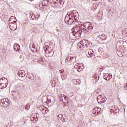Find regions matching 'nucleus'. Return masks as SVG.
I'll list each match as a JSON object with an SVG mask.
<instances>
[{
	"mask_svg": "<svg viewBox=\"0 0 127 127\" xmlns=\"http://www.w3.org/2000/svg\"><path fill=\"white\" fill-rule=\"evenodd\" d=\"M123 109H124V111H125V108H123Z\"/></svg>",
	"mask_w": 127,
	"mask_h": 127,
	"instance_id": "f704fd0d",
	"label": "nucleus"
},
{
	"mask_svg": "<svg viewBox=\"0 0 127 127\" xmlns=\"http://www.w3.org/2000/svg\"><path fill=\"white\" fill-rule=\"evenodd\" d=\"M112 127H119V126L117 125H113Z\"/></svg>",
	"mask_w": 127,
	"mask_h": 127,
	"instance_id": "cd10ccee",
	"label": "nucleus"
},
{
	"mask_svg": "<svg viewBox=\"0 0 127 127\" xmlns=\"http://www.w3.org/2000/svg\"><path fill=\"white\" fill-rule=\"evenodd\" d=\"M36 20H38V19H36Z\"/></svg>",
	"mask_w": 127,
	"mask_h": 127,
	"instance_id": "ea45409f",
	"label": "nucleus"
},
{
	"mask_svg": "<svg viewBox=\"0 0 127 127\" xmlns=\"http://www.w3.org/2000/svg\"><path fill=\"white\" fill-rule=\"evenodd\" d=\"M44 50L45 52H46V50L48 51L46 54L47 57H51L54 54V51L51 49L50 46L46 45V46L44 47Z\"/></svg>",
	"mask_w": 127,
	"mask_h": 127,
	"instance_id": "f03ea898",
	"label": "nucleus"
},
{
	"mask_svg": "<svg viewBox=\"0 0 127 127\" xmlns=\"http://www.w3.org/2000/svg\"><path fill=\"white\" fill-rule=\"evenodd\" d=\"M114 0H108L109 2H112Z\"/></svg>",
	"mask_w": 127,
	"mask_h": 127,
	"instance_id": "a878e982",
	"label": "nucleus"
},
{
	"mask_svg": "<svg viewBox=\"0 0 127 127\" xmlns=\"http://www.w3.org/2000/svg\"><path fill=\"white\" fill-rule=\"evenodd\" d=\"M4 15H3V16H4Z\"/></svg>",
	"mask_w": 127,
	"mask_h": 127,
	"instance_id": "58836bf2",
	"label": "nucleus"
},
{
	"mask_svg": "<svg viewBox=\"0 0 127 127\" xmlns=\"http://www.w3.org/2000/svg\"><path fill=\"white\" fill-rule=\"evenodd\" d=\"M17 74L19 77H21L22 78H24V77H25V71L24 70H19Z\"/></svg>",
	"mask_w": 127,
	"mask_h": 127,
	"instance_id": "6e6552de",
	"label": "nucleus"
},
{
	"mask_svg": "<svg viewBox=\"0 0 127 127\" xmlns=\"http://www.w3.org/2000/svg\"><path fill=\"white\" fill-rule=\"evenodd\" d=\"M42 5H43V6H44V5H43V4H42Z\"/></svg>",
	"mask_w": 127,
	"mask_h": 127,
	"instance_id": "e433bc0d",
	"label": "nucleus"
},
{
	"mask_svg": "<svg viewBox=\"0 0 127 127\" xmlns=\"http://www.w3.org/2000/svg\"><path fill=\"white\" fill-rule=\"evenodd\" d=\"M15 23H16V21H15Z\"/></svg>",
	"mask_w": 127,
	"mask_h": 127,
	"instance_id": "c9c22d12",
	"label": "nucleus"
},
{
	"mask_svg": "<svg viewBox=\"0 0 127 127\" xmlns=\"http://www.w3.org/2000/svg\"><path fill=\"white\" fill-rule=\"evenodd\" d=\"M80 47L82 48V47H83V46H85V48H89V46H87V44H85V45H84V43L83 42H81L80 43Z\"/></svg>",
	"mask_w": 127,
	"mask_h": 127,
	"instance_id": "ddd939ff",
	"label": "nucleus"
},
{
	"mask_svg": "<svg viewBox=\"0 0 127 127\" xmlns=\"http://www.w3.org/2000/svg\"><path fill=\"white\" fill-rule=\"evenodd\" d=\"M45 5L46 6V4H45Z\"/></svg>",
	"mask_w": 127,
	"mask_h": 127,
	"instance_id": "4c0bfd02",
	"label": "nucleus"
},
{
	"mask_svg": "<svg viewBox=\"0 0 127 127\" xmlns=\"http://www.w3.org/2000/svg\"><path fill=\"white\" fill-rule=\"evenodd\" d=\"M95 55L94 51L92 49H89L88 51V54L87 55V57H92Z\"/></svg>",
	"mask_w": 127,
	"mask_h": 127,
	"instance_id": "9b49d317",
	"label": "nucleus"
},
{
	"mask_svg": "<svg viewBox=\"0 0 127 127\" xmlns=\"http://www.w3.org/2000/svg\"><path fill=\"white\" fill-rule=\"evenodd\" d=\"M72 34L73 35L77 38V37H80L82 35V31L76 32H72Z\"/></svg>",
	"mask_w": 127,
	"mask_h": 127,
	"instance_id": "1a4fd4ad",
	"label": "nucleus"
},
{
	"mask_svg": "<svg viewBox=\"0 0 127 127\" xmlns=\"http://www.w3.org/2000/svg\"><path fill=\"white\" fill-rule=\"evenodd\" d=\"M31 18L34 20V19H36V16H35V15H32L31 16Z\"/></svg>",
	"mask_w": 127,
	"mask_h": 127,
	"instance_id": "a211bd4d",
	"label": "nucleus"
},
{
	"mask_svg": "<svg viewBox=\"0 0 127 127\" xmlns=\"http://www.w3.org/2000/svg\"><path fill=\"white\" fill-rule=\"evenodd\" d=\"M61 78H62V80H63V81H64V80L66 79V76L64 75H61Z\"/></svg>",
	"mask_w": 127,
	"mask_h": 127,
	"instance_id": "f3484780",
	"label": "nucleus"
},
{
	"mask_svg": "<svg viewBox=\"0 0 127 127\" xmlns=\"http://www.w3.org/2000/svg\"><path fill=\"white\" fill-rule=\"evenodd\" d=\"M25 110H26V111H28V106L25 107Z\"/></svg>",
	"mask_w": 127,
	"mask_h": 127,
	"instance_id": "393cba45",
	"label": "nucleus"
},
{
	"mask_svg": "<svg viewBox=\"0 0 127 127\" xmlns=\"http://www.w3.org/2000/svg\"><path fill=\"white\" fill-rule=\"evenodd\" d=\"M45 44H46V43H45V46H46V45H45Z\"/></svg>",
	"mask_w": 127,
	"mask_h": 127,
	"instance_id": "72a5a7b5",
	"label": "nucleus"
},
{
	"mask_svg": "<svg viewBox=\"0 0 127 127\" xmlns=\"http://www.w3.org/2000/svg\"><path fill=\"white\" fill-rule=\"evenodd\" d=\"M87 50H89V49H87Z\"/></svg>",
	"mask_w": 127,
	"mask_h": 127,
	"instance_id": "a19ab883",
	"label": "nucleus"
},
{
	"mask_svg": "<svg viewBox=\"0 0 127 127\" xmlns=\"http://www.w3.org/2000/svg\"><path fill=\"white\" fill-rule=\"evenodd\" d=\"M20 49V46L18 45L17 44H15L14 45V50L16 51V52H19V50Z\"/></svg>",
	"mask_w": 127,
	"mask_h": 127,
	"instance_id": "9d476101",
	"label": "nucleus"
},
{
	"mask_svg": "<svg viewBox=\"0 0 127 127\" xmlns=\"http://www.w3.org/2000/svg\"><path fill=\"white\" fill-rule=\"evenodd\" d=\"M58 118H59L60 120L63 118V115L62 114H59L58 115Z\"/></svg>",
	"mask_w": 127,
	"mask_h": 127,
	"instance_id": "6ab92c4d",
	"label": "nucleus"
},
{
	"mask_svg": "<svg viewBox=\"0 0 127 127\" xmlns=\"http://www.w3.org/2000/svg\"><path fill=\"white\" fill-rule=\"evenodd\" d=\"M39 110L42 111V114L44 115H45V114H47V113H48V109L46 108L44 106H40Z\"/></svg>",
	"mask_w": 127,
	"mask_h": 127,
	"instance_id": "39448f33",
	"label": "nucleus"
},
{
	"mask_svg": "<svg viewBox=\"0 0 127 127\" xmlns=\"http://www.w3.org/2000/svg\"><path fill=\"white\" fill-rule=\"evenodd\" d=\"M123 33L127 34V29L125 28L123 30Z\"/></svg>",
	"mask_w": 127,
	"mask_h": 127,
	"instance_id": "aec40b11",
	"label": "nucleus"
},
{
	"mask_svg": "<svg viewBox=\"0 0 127 127\" xmlns=\"http://www.w3.org/2000/svg\"><path fill=\"white\" fill-rule=\"evenodd\" d=\"M68 15L69 19L68 18V16L65 17V23L66 24H69V25L75 24V21H77V18H78L77 16H79V13L78 11L75 10L71 11L68 13L67 15Z\"/></svg>",
	"mask_w": 127,
	"mask_h": 127,
	"instance_id": "f257e3e1",
	"label": "nucleus"
},
{
	"mask_svg": "<svg viewBox=\"0 0 127 127\" xmlns=\"http://www.w3.org/2000/svg\"><path fill=\"white\" fill-rule=\"evenodd\" d=\"M38 62L39 63H40V64H41L42 65V64L44 63V60H43V59H40V60H39Z\"/></svg>",
	"mask_w": 127,
	"mask_h": 127,
	"instance_id": "dca6fc26",
	"label": "nucleus"
},
{
	"mask_svg": "<svg viewBox=\"0 0 127 127\" xmlns=\"http://www.w3.org/2000/svg\"><path fill=\"white\" fill-rule=\"evenodd\" d=\"M6 17H7V18H8V16H6Z\"/></svg>",
	"mask_w": 127,
	"mask_h": 127,
	"instance_id": "2f4dec72",
	"label": "nucleus"
},
{
	"mask_svg": "<svg viewBox=\"0 0 127 127\" xmlns=\"http://www.w3.org/2000/svg\"><path fill=\"white\" fill-rule=\"evenodd\" d=\"M104 68H101L100 69V70H104Z\"/></svg>",
	"mask_w": 127,
	"mask_h": 127,
	"instance_id": "c756f323",
	"label": "nucleus"
},
{
	"mask_svg": "<svg viewBox=\"0 0 127 127\" xmlns=\"http://www.w3.org/2000/svg\"><path fill=\"white\" fill-rule=\"evenodd\" d=\"M9 26L11 29V30H16L17 29V25L14 23H10V18L9 20Z\"/></svg>",
	"mask_w": 127,
	"mask_h": 127,
	"instance_id": "20e7f679",
	"label": "nucleus"
},
{
	"mask_svg": "<svg viewBox=\"0 0 127 127\" xmlns=\"http://www.w3.org/2000/svg\"><path fill=\"white\" fill-rule=\"evenodd\" d=\"M46 2H47V3H48V2H49V0H45L44 1V3H46Z\"/></svg>",
	"mask_w": 127,
	"mask_h": 127,
	"instance_id": "b1692460",
	"label": "nucleus"
},
{
	"mask_svg": "<svg viewBox=\"0 0 127 127\" xmlns=\"http://www.w3.org/2000/svg\"><path fill=\"white\" fill-rule=\"evenodd\" d=\"M31 50L33 51V52H37V49H36L35 50L34 49H34H31Z\"/></svg>",
	"mask_w": 127,
	"mask_h": 127,
	"instance_id": "4be33fe9",
	"label": "nucleus"
},
{
	"mask_svg": "<svg viewBox=\"0 0 127 127\" xmlns=\"http://www.w3.org/2000/svg\"><path fill=\"white\" fill-rule=\"evenodd\" d=\"M93 29V27L91 26L90 24L87 27V29L86 30L88 32H91V30Z\"/></svg>",
	"mask_w": 127,
	"mask_h": 127,
	"instance_id": "4468645a",
	"label": "nucleus"
},
{
	"mask_svg": "<svg viewBox=\"0 0 127 127\" xmlns=\"http://www.w3.org/2000/svg\"><path fill=\"white\" fill-rule=\"evenodd\" d=\"M76 83H78V82L79 83V82H81V81L79 80H76Z\"/></svg>",
	"mask_w": 127,
	"mask_h": 127,
	"instance_id": "c85d7f7f",
	"label": "nucleus"
},
{
	"mask_svg": "<svg viewBox=\"0 0 127 127\" xmlns=\"http://www.w3.org/2000/svg\"><path fill=\"white\" fill-rule=\"evenodd\" d=\"M107 101V98L102 95H99L97 97V102L98 104H103Z\"/></svg>",
	"mask_w": 127,
	"mask_h": 127,
	"instance_id": "7ed1b4c3",
	"label": "nucleus"
},
{
	"mask_svg": "<svg viewBox=\"0 0 127 127\" xmlns=\"http://www.w3.org/2000/svg\"><path fill=\"white\" fill-rule=\"evenodd\" d=\"M64 69H62V70H60L59 71L60 73H61V74H63V73H64Z\"/></svg>",
	"mask_w": 127,
	"mask_h": 127,
	"instance_id": "5701e85b",
	"label": "nucleus"
},
{
	"mask_svg": "<svg viewBox=\"0 0 127 127\" xmlns=\"http://www.w3.org/2000/svg\"><path fill=\"white\" fill-rule=\"evenodd\" d=\"M64 98L67 99V98H68V97H67V96L66 95H64Z\"/></svg>",
	"mask_w": 127,
	"mask_h": 127,
	"instance_id": "bb28decb",
	"label": "nucleus"
},
{
	"mask_svg": "<svg viewBox=\"0 0 127 127\" xmlns=\"http://www.w3.org/2000/svg\"><path fill=\"white\" fill-rule=\"evenodd\" d=\"M1 80H2V81H3V78H1Z\"/></svg>",
	"mask_w": 127,
	"mask_h": 127,
	"instance_id": "7c9ffc66",
	"label": "nucleus"
},
{
	"mask_svg": "<svg viewBox=\"0 0 127 127\" xmlns=\"http://www.w3.org/2000/svg\"><path fill=\"white\" fill-rule=\"evenodd\" d=\"M80 26H76L75 27L73 28L72 29H74V30L72 31V32H79V31H82L80 30Z\"/></svg>",
	"mask_w": 127,
	"mask_h": 127,
	"instance_id": "f8f14e48",
	"label": "nucleus"
},
{
	"mask_svg": "<svg viewBox=\"0 0 127 127\" xmlns=\"http://www.w3.org/2000/svg\"><path fill=\"white\" fill-rule=\"evenodd\" d=\"M68 121V117L66 116H65L64 117H63V123H65V122H67Z\"/></svg>",
	"mask_w": 127,
	"mask_h": 127,
	"instance_id": "2eb2a0df",
	"label": "nucleus"
},
{
	"mask_svg": "<svg viewBox=\"0 0 127 127\" xmlns=\"http://www.w3.org/2000/svg\"><path fill=\"white\" fill-rule=\"evenodd\" d=\"M103 76L104 80H106V81H110L112 77V75L108 73H104Z\"/></svg>",
	"mask_w": 127,
	"mask_h": 127,
	"instance_id": "0eeeda50",
	"label": "nucleus"
},
{
	"mask_svg": "<svg viewBox=\"0 0 127 127\" xmlns=\"http://www.w3.org/2000/svg\"><path fill=\"white\" fill-rule=\"evenodd\" d=\"M101 108L100 107H95L94 109L92 110V113L95 115V116H98L99 115V113L101 112Z\"/></svg>",
	"mask_w": 127,
	"mask_h": 127,
	"instance_id": "423d86ee",
	"label": "nucleus"
},
{
	"mask_svg": "<svg viewBox=\"0 0 127 127\" xmlns=\"http://www.w3.org/2000/svg\"><path fill=\"white\" fill-rule=\"evenodd\" d=\"M30 0V1H32V0Z\"/></svg>",
	"mask_w": 127,
	"mask_h": 127,
	"instance_id": "473e14b6",
	"label": "nucleus"
},
{
	"mask_svg": "<svg viewBox=\"0 0 127 127\" xmlns=\"http://www.w3.org/2000/svg\"><path fill=\"white\" fill-rule=\"evenodd\" d=\"M80 30L81 31V33H82V32H84V31H85V28L82 29V27H80Z\"/></svg>",
	"mask_w": 127,
	"mask_h": 127,
	"instance_id": "412c9836",
	"label": "nucleus"
}]
</instances>
